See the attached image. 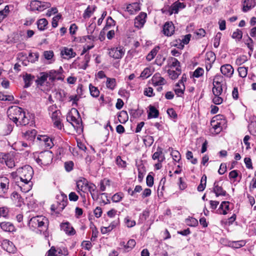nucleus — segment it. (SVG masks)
I'll use <instances>...</instances> for the list:
<instances>
[{
	"instance_id": "obj_1",
	"label": "nucleus",
	"mask_w": 256,
	"mask_h": 256,
	"mask_svg": "<svg viewBox=\"0 0 256 256\" xmlns=\"http://www.w3.org/2000/svg\"><path fill=\"white\" fill-rule=\"evenodd\" d=\"M16 172L18 174L20 182L18 184L21 190L23 192H27L31 189L32 182L31 181L34 174L32 168L29 165H26L22 168H18Z\"/></svg>"
},
{
	"instance_id": "obj_2",
	"label": "nucleus",
	"mask_w": 256,
	"mask_h": 256,
	"mask_svg": "<svg viewBox=\"0 0 256 256\" xmlns=\"http://www.w3.org/2000/svg\"><path fill=\"white\" fill-rule=\"evenodd\" d=\"M8 116L9 118L12 120L17 126L20 124L26 126L29 122V119L26 116V114L23 110L18 106H12L9 108L8 112Z\"/></svg>"
},
{
	"instance_id": "obj_3",
	"label": "nucleus",
	"mask_w": 256,
	"mask_h": 256,
	"mask_svg": "<svg viewBox=\"0 0 256 256\" xmlns=\"http://www.w3.org/2000/svg\"><path fill=\"white\" fill-rule=\"evenodd\" d=\"M52 158V152L49 150H45L39 154L36 161L39 164L46 166L51 164Z\"/></svg>"
},
{
	"instance_id": "obj_4",
	"label": "nucleus",
	"mask_w": 256,
	"mask_h": 256,
	"mask_svg": "<svg viewBox=\"0 0 256 256\" xmlns=\"http://www.w3.org/2000/svg\"><path fill=\"white\" fill-rule=\"evenodd\" d=\"M30 10L32 11H42L44 9L50 8V4L48 2L34 0L30 2Z\"/></svg>"
},
{
	"instance_id": "obj_5",
	"label": "nucleus",
	"mask_w": 256,
	"mask_h": 256,
	"mask_svg": "<svg viewBox=\"0 0 256 256\" xmlns=\"http://www.w3.org/2000/svg\"><path fill=\"white\" fill-rule=\"evenodd\" d=\"M10 180L6 176H0V196L5 197L8 191Z\"/></svg>"
},
{
	"instance_id": "obj_6",
	"label": "nucleus",
	"mask_w": 256,
	"mask_h": 256,
	"mask_svg": "<svg viewBox=\"0 0 256 256\" xmlns=\"http://www.w3.org/2000/svg\"><path fill=\"white\" fill-rule=\"evenodd\" d=\"M68 252L66 248H58L52 246L47 252L46 254V256H61L62 255L67 256Z\"/></svg>"
},
{
	"instance_id": "obj_7",
	"label": "nucleus",
	"mask_w": 256,
	"mask_h": 256,
	"mask_svg": "<svg viewBox=\"0 0 256 256\" xmlns=\"http://www.w3.org/2000/svg\"><path fill=\"white\" fill-rule=\"evenodd\" d=\"M0 162L2 164H5L9 168H12L15 166V162L12 154H6L0 157Z\"/></svg>"
},
{
	"instance_id": "obj_8",
	"label": "nucleus",
	"mask_w": 256,
	"mask_h": 256,
	"mask_svg": "<svg viewBox=\"0 0 256 256\" xmlns=\"http://www.w3.org/2000/svg\"><path fill=\"white\" fill-rule=\"evenodd\" d=\"M221 78L220 76H216L214 79L212 92L214 96H220L222 91V84L220 82Z\"/></svg>"
},
{
	"instance_id": "obj_9",
	"label": "nucleus",
	"mask_w": 256,
	"mask_h": 256,
	"mask_svg": "<svg viewBox=\"0 0 256 256\" xmlns=\"http://www.w3.org/2000/svg\"><path fill=\"white\" fill-rule=\"evenodd\" d=\"M61 112L60 110H57L53 112L52 114V119L55 127L59 130H61L62 125V124Z\"/></svg>"
},
{
	"instance_id": "obj_10",
	"label": "nucleus",
	"mask_w": 256,
	"mask_h": 256,
	"mask_svg": "<svg viewBox=\"0 0 256 256\" xmlns=\"http://www.w3.org/2000/svg\"><path fill=\"white\" fill-rule=\"evenodd\" d=\"M57 206L56 209L58 212L62 211L67 204L68 200L67 197L64 194H60L57 196Z\"/></svg>"
},
{
	"instance_id": "obj_11",
	"label": "nucleus",
	"mask_w": 256,
	"mask_h": 256,
	"mask_svg": "<svg viewBox=\"0 0 256 256\" xmlns=\"http://www.w3.org/2000/svg\"><path fill=\"white\" fill-rule=\"evenodd\" d=\"M124 54V51L121 46L112 48L108 52L110 56L115 59L121 58Z\"/></svg>"
},
{
	"instance_id": "obj_12",
	"label": "nucleus",
	"mask_w": 256,
	"mask_h": 256,
	"mask_svg": "<svg viewBox=\"0 0 256 256\" xmlns=\"http://www.w3.org/2000/svg\"><path fill=\"white\" fill-rule=\"evenodd\" d=\"M1 244L2 248L9 253L14 254L16 251V248L14 244L8 240H3Z\"/></svg>"
},
{
	"instance_id": "obj_13",
	"label": "nucleus",
	"mask_w": 256,
	"mask_h": 256,
	"mask_svg": "<svg viewBox=\"0 0 256 256\" xmlns=\"http://www.w3.org/2000/svg\"><path fill=\"white\" fill-rule=\"evenodd\" d=\"M38 227L40 232H44L48 230V220L46 218L42 216H38Z\"/></svg>"
},
{
	"instance_id": "obj_14",
	"label": "nucleus",
	"mask_w": 256,
	"mask_h": 256,
	"mask_svg": "<svg viewBox=\"0 0 256 256\" xmlns=\"http://www.w3.org/2000/svg\"><path fill=\"white\" fill-rule=\"evenodd\" d=\"M146 13L141 12L134 19V26L138 28H142L146 22Z\"/></svg>"
},
{
	"instance_id": "obj_15",
	"label": "nucleus",
	"mask_w": 256,
	"mask_h": 256,
	"mask_svg": "<svg viewBox=\"0 0 256 256\" xmlns=\"http://www.w3.org/2000/svg\"><path fill=\"white\" fill-rule=\"evenodd\" d=\"M163 34L166 36H171L174 32V26L172 22H166L163 26Z\"/></svg>"
},
{
	"instance_id": "obj_16",
	"label": "nucleus",
	"mask_w": 256,
	"mask_h": 256,
	"mask_svg": "<svg viewBox=\"0 0 256 256\" xmlns=\"http://www.w3.org/2000/svg\"><path fill=\"white\" fill-rule=\"evenodd\" d=\"M60 54L64 58L69 59L76 56V52H74L72 48L66 47L63 48L60 52Z\"/></svg>"
},
{
	"instance_id": "obj_17",
	"label": "nucleus",
	"mask_w": 256,
	"mask_h": 256,
	"mask_svg": "<svg viewBox=\"0 0 256 256\" xmlns=\"http://www.w3.org/2000/svg\"><path fill=\"white\" fill-rule=\"evenodd\" d=\"M48 78L51 82H54L56 80H64V76L60 72L56 70H50L48 72Z\"/></svg>"
},
{
	"instance_id": "obj_18",
	"label": "nucleus",
	"mask_w": 256,
	"mask_h": 256,
	"mask_svg": "<svg viewBox=\"0 0 256 256\" xmlns=\"http://www.w3.org/2000/svg\"><path fill=\"white\" fill-rule=\"evenodd\" d=\"M185 7L186 4L184 3L181 2L178 0L174 2L170 8V14L173 13L178 14L180 10L182 9Z\"/></svg>"
},
{
	"instance_id": "obj_19",
	"label": "nucleus",
	"mask_w": 256,
	"mask_h": 256,
	"mask_svg": "<svg viewBox=\"0 0 256 256\" xmlns=\"http://www.w3.org/2000/svg\"><path fill=\"white\" fill-rule=\"evenodd\" d=\"M89 184L87 180L84 178L78 180L76 182L78 192H80V191L85 192Z\"/></svg>"
},
{
	"instance_id": "obj_20",
	"label": "nucleus",
	"mask_w": 256,
	"mask_h": 256,
	"mask_svg": "<svg viewBox=\"0 0 256 256\" xmlns=\"http://www.w3.org/2000/svg\"><path fill=\"white\" fill-rule=\"evenodd\" d=\"M88 188L92 199L94 200H97L99 196V193L98 190H96V185L92 183H90L88 186Z\"/></svg>"
},
{
	"instance_id": "obj_21",
	"label": "nucleus",
	"mask_w": 256,
	"mask_h": 256,
	"mask_svg": "<svg viewBox=\"0 0 256 256\" xmlns=\"http://www.w3.org/2000/svg\"><path fill=\"white\" fill-rule=\"evenodd\" d=\"M214 191L216 196L224 195L223 182L222 180L214 183Z\"/></svg>"
},
{
	"instance_id": "obj_22",
	"label": "nucleus",
	"mask_w": 256,
	"mask_h": 256,
	"mask_svg": "<svg viewBox=\"0 0 256 256\" xmlns=\"http://www.w3.org/2000/svg\"><path fill=\"white\" fill-rule=\"evenodd\" d=\"M256 4V0H244L243 3L242 11L246 12Z\"/></svg>"
},
{
	"instance_id": "obj_23",
	"label": "nucleus",
	"mask_w": 256,
	"mask_h": 256,
	"mask_svg": "<svg viewBox=\"0 0 256 256\" xmlns=\"http://www.w3.org/2000/svg\"><path fill=\"white\" fill-rule=\"evenodd\" d=\"M152 159L154 160H158V162H162L165 159L164 156L162 153V148L158 147L156 151L152 155Z\"/></svg>"
},
{
	"instance_id": "obj_24",
	"label": "nucleus",
	"mask_w": 256,
	"mask_h": 256,
	"mask_svg": "<svg viewBox=\"0 0 256 256\" xmlns=\"http://www.w3.org/2000/svg\"><path fill=\"white\" fill-rule=\"evenodd\" d=\"M126 10L131 14H134L140 10V4L138 2H134L128 4L126 7Z\"/></svg>"
},
{
	"instance_id": "obj_25",
	"label": "nucleus",
	"mask_w": 256,
	"mask_h": 256,
	"mask_svg": "<svg viewBox=\"0 0 256 256\" xmlns=\"http://www.w3.org/2000/svg\"><path fill=\"white\" fill-rule=\"evenodd\" d=\"M38 140L43 142L44 144L47 147L52 148L54 145L52 140L46 136H41L38 137Z\"/></svg>"
},
{
	"instance_id": "obj_26",
	"label": "nucleus",
	"mask_w": 256,
	"mask_h": 256,
	"mask_svg": "<svg viewBox=\"0 0 256 256\" xmlns=\"http://www.w3.org/2000/svg\"><path fill=\"white\" fill-rule=\"evenodd\" d=\"M152 82L156 86L164 85L166 83V80L161 77L159 74H156L152 78Z\"/></svg>"
},
{
	"instance_id": "obj_27",
	"label": "nucleus",
	"mask_w": 256,
	"mask_h": 256,
	"mask_svg": "<svg viewBox=\"0 0 256 256\" xmlns=\"http://www.w3.org/2000/svg\"><path fill=\"white\" fill-rule=\"evenodd\" d=\"M36 135V131L35 130H31L23 132V136L24 138L30 140L32 141L35 138Z\"/></svg>"
},
{
	"instance_id": "obj_28",
	"label": "nucleus",
	"mask_w": 256,
	"mask_h": 256,
	"mask_svg": "<svg viewBox=\"0 0 256 256\" xmlns=\"http://www.w3.org/2000/svg\"><path fill=\"white\" fill-rule=\"evenodd\" d=\"M22 78L24 82V88H28L30 87L32 84V82L34 78V76L27 73L23 75Z\"/></svg>"
},
{
	"instance_id": "obj_29",
	"label": "nucleus",
	"mask_w": 256,
	"mask_h": 256,
	"mask_svg": "<svg viewBox=\"0 0 256 256\" xmlns=\"http://www.w3.org/2000/svg\"><path fill=\"white\" fill-rule=\"evenodd\" d=\"M61 228L66 232V234L72 235L74 234V228L70 226L68 222H64L61 224Z\"/></svg>"
},
{
	"instance_id": "obj_30",
	"label": "nucleus",
	"mask_w": 256,
	"mask_h": 256,
	"mask_svg": "<svg viewBox=\"0 0 256 256\" xmlns=\"http://www.w3.org/2000/svg\"><path fill=\"white\" fill-rule=\"evenodd\" d=\"M185 90V86L184 85V83L182 82H178L175 86L174 90L175 93L178 96H181L184 92Z\"/></svg>"
},
{
	"instance_id": "obj_31",
	"label": "nucleus",
	"mask_w": 256,
	"mask_h": 256,
	"mask_svg": "<svg viewBox=\"0 0 256 256\" xmlns=\"http://www.w3.org/2000/svg\"><path fill=\"white\" fill-rule=\"evenodd\" d=\"M0 226L2 230L6 232H12L14 230V226L10 222H2L0 223Z\"/></svg>"
},
{
	"instance_id": "obj_32",
	"label": "nucleus",
	"mask_w": 256,
	"mask_h": 256,
	"mask_svg": "<svg viewBox=\"0 0 256 256\" xmlns=\"http://www.w3.org/2000/svg\"><path fill=\"white\" fill-rule=\"evenodd\" d=\"M48 78V72H42L40 74V76H38L36 80V82L38 85L42 86Z\"/></svg>"
},
{
	"instance_id": "obj_33",
	"label": "nucleus",
	"mask_w": 256,
	"mask_h": 256,
	"mask_svg": "<svg viewBox=\"0 0 256 256\" xmlns=\"http://www.w3.org/2000/svg\"><path fill=\"white\" fill-rule=\"evenodd\" d=\"M149 109L150 112L148 114V118H156L158 116L159 112L154 106H150Z\"/></svg>"
},
{
	"instance_id": "obj_34",
	"label": "nucleus",
	"mask_w": 256,
	"mask_h": 256,
	"mask_svg": "<svg viewBox=\"0 0 256 256\" xmlns=\"http://www.w3.org/2000/svg\"><path fill=\"white\" fill-rule=\"evenodd\" d=\"M214 121H212L211 124L212 126V128L210 130L212 134H218L222 130V127L220 122H217L216 124H214Z\"/></svg>"
},
{
	"instance_id": "obj_35",
	"label": "nucleus",
	"mask_w": 256,
	"mask_h": 256,
	"mask_svg": "<svg viewBox=\"0 0 256 256\" xmlns=\"http://www.w3.org/2000/svg\"><path fill=\"white\" fill-rule=\"evenodd\" d=\"M119 122L122 124H124L128 120V116L126 111H121L118 116Z\"/></svg>"
},
{
	"instance_id": "obj_36",
	"label": "nucleus",
	"mask_w": 256,
	"mask_h": 256,
	"mask_svg": "<svg viewBox=\"0 0 256 256\" xmlns=\"http://www.w3.org/2000/svg\"><path fill=\"white\" fill-rule=\"evenodd\" d=\"M13 130V126L11 124H6L2 126L1 130V134L3 136L9 134Z\"/></svg>"
},
{
	"instance_id": "obj_37",
	"label": "nucleus",
	"mask_w": 256,
	"mask_h": 256,
	"mask_svg": "<svg viewBox=\"0 0 256 256\" xmlns=\"http://www.w3.org/2000/svg\"><path fill=\"white\" fill-rule=\"evenodd\" d=\"M48 22L46 18H41L37 22V26L38 30H44L46 28Z\"/></svg>"
},
{
	"instance_id": "obj_38",
	"label": "nucleus",
	"mask_w": 256,
	"mask_h": 256,
	"mask_svg": "<svg viewBox=\"0 0 256 256\" xmlns=\"http://www.w3.org/2000/svg\"><path fill=\"white\" fill-rule=\"evenodd\" d=\"M159 50H160V47L158 46L154 48L146 56V60L148 61L152 60L154 58V56H156V54H157Z\"/></svg>"
},
{
	"instance_id": "obj_39",
	"label": "nucleus",
	"mask_w": 256,
	"mask_h": 256,
	"mask_svg": "<svg viewBox=\"0 0 256 256\" xmlns=\"http://www.w3.org/2000/svg\"><path fill=\"white\" fill-rule=\"evenodd\" d=\"M96 8V7L95 6H94L92 8L90 6H88V7L86 8V9L85 10L84 13L83 17L84 18H90L92 14Z\"/></svg>"
},
{
	"instance_id": "obj_40",
	"label": "nucleus",
	"mask_w": 256,
	"mask_h": 256,
	"mask_svg": "<svg viewBox=\"0 0 256 256\" xmlns=\"http://www.w3.org/2000/svg\"><path fill=\"white\" fill-rule=\"evenodd\" d=\"M38 216H34L30 218L29 221L28 225L30 228H36L38 227Z\"/></svg>"
},
{
	"instance_id": "obj_41",
	"label": "nucleus",
	"mask_w": 256,
	"mask_h": 256,
	"mask_svg": "<svg viewBox=\"0 0 256 256\" xmlns=\"http://www.w3.org/2000/svg\"><path fill=\"white\" fill-rule=\"evenodd\" d=\"M110 186V180L106 178H104L100 182V190L102 192H104L106 190L107 186Z\"/></svg>"
},
{
	"instance_id": "obj_42",
	"label": "nucleus",
	"mask_w": 256,
	"mask_h": 256,
	"mask_svg": "<svg viewBox=\"0 0 256 256\" xmlns=\"http://www.w3.org/2000/svg\"><path fill=\"white\" fill-rule=\"evenodd\" d=\"M234 70L230 64H225V76L230 78L233 74Z\"/></svg>"
},
{
	"instance_id": "obj_43",
	"label": "nucleus",
	"mask_w": 256,
	"mask_h": 256,
	"mask_svg": "<svg viewBox=\"0 0 256 256\" xmlns=\"http://www.w3.org/2000/svg\"><path fill=\"white\" fill-rule=\"evenodd\" d=\"M116 84V82L115 78H107L106 85L108 88L112 90L114 88Z\"/></svg>"
},
{
	"instance_id": "obj_44",
	"label": "nucleus",
	"mask_w": 256,
	"mask_h": 256,
	"mask_svg": "<svg viewBox=\"0 0 256 256\" xmlns=\"http://www.w3.org/2000/svg\"><path fill=\"white\" fill-rule=\"evenodd\" d=\"M206 182V175H204L200 180V184L198 186V190L199 192H202L204 190Z\"/></svg>"
},
{
	"instance_id": "obj_45",
	"label": "nucleus",
	"mask_w": 256,
	"mask_h": 256,
	"mask_svg": "<svg viewBox=\"0 0 256 256\" xmlns=\"http://www.w3.org/2000/svg\"><path fill=\"white\" fill-rule=\"evenodd\" d=\"M90 94L93 97H98L100 94V91L97 88L93 86L92 84L89 86Z\"/></svg>"
},
{
	"instance_id": "obj_46",
	"label": "nucleus",
	"mask_w": 256,
	"mask_h": 256,
	"mask_svg": "<svg viewBox=\"0 0 256 256\" xmlns=\"http://www.w3.org/2000/svg\"><path fill=\"white\" fill-rule=\"evenodd\" d=\"M246 244V242L244 240L232 242L230 243L229 246L234 248H238Z\"/></svg>"
},
{
	"instance_id": "obj_47",
	"label": "nucleus",
	"mask_w": 256,
	"mask_h": 256,
	"mask_svg": "<svg viewBox=\"0 0 256 256\" xmlns=\"http://www.w3.org/2000/svg\"><path fill=\"white\" fill-rule=\"evenodd\" d=\"M152 75L150 69L148 68H145L142 72L140 77L144 79L148 78Z\"/></svg>"
},
{
	"instance_id": "obj_48",
	"label": "nucleus",
	"mask_w": 256,
	"mask_h": 256,
	"mask_svg": "<svg viewBox=\"0 0 256 256\" xmlns=\"http://www.w3.org/2000/svg\"><path fill=\"white\" fill-rule=\"evenodd\" d=\"M238 70L240 77L245 78L246 76L248 74V68L240 66L238 68Z\"/></svg>"
},
{
	"instance_id": "obj_49",
	"label": "nucleus",
	"mask_w": 256,
	"mask_h": 256,
	"mask_svg": "<svg viewBox=\"0 0 256 256\" xmlns=\"http://www.w3.org/2000/svg\"><path fill=\"white\" fill-rule=\"evenodd\" d=\"M170 154L176 162H179L180 160V154L178 150H172Z\"/></svg>"
},
{
	"instance_id": "obj_50",
	"label": "nucleus",
	"mask_w": 256,
	"mask_h": 256,
	"mask_svg": "<svg viewBox=\"0 0 256 256\" xmlns=\"http://www.w3.org/2000/svg\"><path fill=\"white\" fill-rule=\"evenodd\" d=\"M186 224L191 226H196L198 224V221L194 218H190L186 220Z\"/></svg>"
},
{
	"instance_id": "obj_51",
	"label": "nucleus",
	"mask_w": 256,
	"mask_h": 256,
	"mask_svg": "<svg viewBox=\"0 0 256 256\" xmlns=\"http://www.w3.org/2000/svg\"><path fill=\"white\" fill-rule=\"evenodd\" d=\"M222 36L220 32H218L214 40V46L215 48H218L220 45V40Z\"/></svg>"
},
{
	"instance_id": "obj_52",
	"label": "nucleus",
	"mask_w": 256,
	"mask_h": 256,
	"mask_svg": "<svg viewBox=\"0 0 256 256\" xmlns=\"http://www.w3.org/2000/svg\"><path fill=\"white\" fill-rule=\"evenodd\" d=\"M136 242L133 239L130 240L126 244V250L128 252L132 250L136 246Z\"/></svg>"
},
{
	"instance_id": "obj_53",
	"label": "nucleus",
	"mask_w": 256,
	"mask_h": 256,
	"mask_svg": "<svg viewBox=\"0 0 256 256\" xmlns=\"http://www.w3.org/2000/svg\"><path fill=\"white\" fill-rule=\"evenodd\" d=\"M124 222L128 228H132L136 225V222L134 220H132L128 216L125 218Z\"/></svg>"
},
{
	"instance_id": "obj_54",
	"label": "nucleus",
	"mask_w": 256,
	"mask_h": 256,
	"mask_svg": "<svg viewBox=\"0 0 256 256\" xmlns=\"http://www.w3.org/2000/svg\"><path fill=\"white\" fill-rule=\"evenodd\" d=\"M123 196L122 193H116L114 194L112 198V200L114 202H118L121 200Z\"/></svg>"
},
{
	"instance_id": "obj_55",
	"label": "nucleus",
	"mask_w": 256,
	"mask_h": 256,
	"mask_svg": "<svg viewBox=\"0 0 256 256\" xmlns=\"http://www.w3.org/2000/svg\"><path fill=\"white\" fill-rule=\"evenodd\" d=\"M39 54L37 52L30 53L29 54L28 58L30 60L34 62L38 60Z\"/></svg>"
},
{
	"instance_id": "obj_56",
	"label": "nucleus",
	"mask_w": 256,
	"mask_h": 256,
	"mask_svg": "<svg viewBox=\"0 0 256 256\" xmlns=\"http://www.w3.org/2000/svg\"><path fill=\"white\" fill-rule=\"evenodd\" d=\"M74 162L72 161L66 162L64 163V168L66 170L69 172L73 169Z\"/></svg>"
},
{
	"instance_id": "obj_57",
	"label": "nucleus",
	"mask_w": 256,
	"mask_h": 256,
	"mask_svg": "<svg viewBox=\"0 0 256 256\" xmlns=\"http://www.w3.org/2000/svg\"><path fill=\"white\" fill-rule=\"evenodd\" d=\"M62 18L60 14H58L52 18V26L53 28H56L58 26V22Z\"/></svg>"
},
{
	"instance_id": "obj_58",
	"label": "nucleus",
	"mask_w": 256,
	"mask_h": 256,
	"mask_svg": "<svg viewBox=\"0 0 256 256\" xmlns=\"http://www.w3.org/2000/svg\"><path fill=\"white\" fill-rule=\"evenodd\" d=\"M44 56L46 59L50 60L54 56V52L52 50L44 51Z\"/></svg>"
},
{
	"instance_id": "obj_59",
	"label": "nucleus",
	"mask_w": 256,
	"mask_h": 256,
	"mask_svg": "<svg viewBox=\"0 0 256 256\" xmlns=\"http://www.w3.org/2000/svg\"><path fill=\"white\" fill-rule=\"evenodd\" d=\"M168 72L170 78L172 80L176 79L180 75V72H177L174 70H168Z\"/></svg>"
},
{
	"instance_id": "obj_60",
	"label": "nucleus",
	"mask_w": 256,
	"mask_h": 256,
	"mask_svg": "<svg viewBox=\"0 0 256 256\" xmlns=\"http://www.w3.org/2000/svg\"><path fill=\"white\" fill-rule=\"evenodd\" d=\"M204 73V70L202 68H196L193 74V76L196 78H198L202 76Z\"/></svg>"
},
{
	"instance_id": "obj_61",
	"label": "nucleus",
	"mask_w": 256,
	"mask_h": 256,
	"mask_svg": "<svg viewBox=\"0 0 256 256\" xmlns=\"http://www.w3.org/2000/svg\"><path fill=\"white\" fill-rule=\"evenodd\" d=\"M194 34L196 35L197 38H200L205 36L206 32L204 29L200 28L196 30V32H194Z\"/></svg>"
},
{
	"instance_id": "obj_62",
	"label": "nucleus",
	"mask_w": 256,
	"mask_h": 256,
	"mask_svg": "<svg viewBox=\"0 0 256 256\" xmlns=\"http://www.w3.org/2000/svg\"><path fill=\"white\" fill-rule=\"evenodd\" d=\"M8 213V208L6 207L0 208V217H6Z\"/></svg>"
},
{
	"instance_id": "obj_63",
	"label": "nucleus",
	"mask_w": 256,
	"mask_h": 256,
	"mask_svg": "<svg viewBox=\"0 0 256 256\" xmlns=\"http://www.w3.org/2000/svg\"><path fill=\"white\" fill-rule=\"evenodd\" d=\"M170 60L172 62V64L170 66L171 68H174L177 66H180V62L176 58L172 57L170 58Z\"/></svg>"
},
{
	"instance_id": "obj_64",
	"label": "nucleus",
	"mask_w": 256,
	"mask_h": 256,
	"mask_svg": "<svg viewBox=\"0 0 256 256\" xmlns=\"http://www.w3.org/2000/svg\"><path fill=\"white\" fill-rule=\"evenodd\" d=\"M206 60L210 61V62H213L215 60L214 54L212 52H207L206 54Z\"/></svg>"
}]
</instances>
